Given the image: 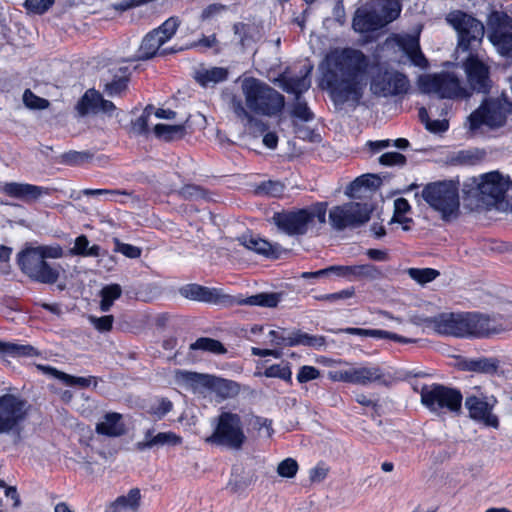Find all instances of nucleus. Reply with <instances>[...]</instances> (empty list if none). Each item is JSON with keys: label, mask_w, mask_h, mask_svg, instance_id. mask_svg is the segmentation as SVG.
Masks as SVG:
<instances>
[{"label": "nucleus", "mask_w": 512, "mask_h": 512, "mask_svg": "<svg viewBox=\"0 0 512 512\" xmlns=\"http://www.w3.org/2000/svg\"><path fill=\"white\" fill-rule=\"evenodd\" d=\"M369 58L355 48L335 49L325 57L320 69L321 86L335 104L359 105L367 85Z\"/></svg>", "instance_id": "obj_1"}, {"label": "nucleus", "mask_w": 512, "mask_h": 512, "mask_svg": "<svg viewBox=\"0 0 512 512\" xmlns=\"http://www.w3.org/2000/svg\"><path fill=\"white\" fill-rule=\"evenodd\" d=\"M447 21L457 31L458 48L469 52L462 64L469 88L476 93L488 94L492 87L490 68L476 53L484 37L483 23L461 11L450 13Z\"/></svg>", "instance_id": "obj_2"}, {"label": "nucleus", "mask_w": 512, "mask_h": 512, "mask_svg": "<svg viewBox=\"0 0 512 512\" xmlns=\"http://www.w3.org/2000/svg\"><path fill=\"white\" fill-rule=\"evenodd\" d=\"M423 323L441 335L459 338H483L495 333L488 316L480 313H441L426 317Z\"/></svg>", "instance_id": "obj_3"}, {"label": "nucleus", "mask_w": 512, "mask_h": 512, "mask_svg": "<svg viewBox=\"0 0 512 512\" xmlns=\"http://www.w3.org/2000/svg\"><path fill=\"white\" fill-rule=\"evenodd\" d=\"M64 250L59 244L26 247L17 255L21 271L31 280L42 284H55L62 270L60 264H50L46 259H59Z\"/></svg>", "instance_id": "obj_4"}, {"label": "nucleus", "mask_w": 512, "mask_h": 512, "mask_svg": "<svg viewBox=\"0 0 512 512\" xmlns=\"http://www.w3.org/2000/svg\"><path fill=\"white\" fill-rule=\"evenodd\" d=\"M247 108L255 114L276 116L285 105L284 96L259 79L245 78L241 84Z\"/></svg>", "instance_id": "obj_5"}, {"label": "nucleus", "mask_w": 512, "mask_h": 512, "mask_svg": "<svg viewBox=\"0 0 512 512\" xmlns=\"http://www.w3.org/2000/svg\"><path fill=\"white\" fill-rule=\"evenodd\" d=\"M326 213L327 203L318 202L309 208L275 212L271 222L280 232L288 236H303L313 226L315 219L320 224H324L326 222Z\"/></svg>", "instance_id": "obj_6"}, {"label": "nucleus", "mask_w": 512, "mask_h": 512, "mask_svg": "<svg viewBox=\"0 0 512 512\" xmlns=\"http://www.w3.org/2000/svg\"><path fill=\"white\" fill-rule=\"evenodd\" d=\"M421 198L441 215V219L448 222L456 219L460 214L459 188L451 180L428 183L422 191L416 192L415 197Z\"/></svg>", "instance_id": "obj_7"}, {"label": "nucleus", "mask_w": 512, "mask_h": 512, "mask_svg": "<svg viewBox=\"0 0 512 512\" xmlns=\"http://www.w3.org/2000/svg\"><path fill=\"white\" fill-rule=\"evenodd\" d=\"M511 104L498 98H487L467 118L468 133L482 135L483 127L497 129L506 123Z\"/></svg>", "instance_id": "obj_8"}, {"label": "nucleus", "mask_w": 512, "mask_h": 512, "mask_svg": "<svg viewBox=\"0 0 512 512\" xmlns=\"http://www.w3.org/2000/svg\"><path fill=\"white\" fill-rule=\"evenodd\" d=\"M246 439L241 416L230 411H223L215 420L213 433L205 441L214 446L240 450Z\"/></svg>", "instance_id": "obj_9"}, {"label": "nucleus", "mask_w": 512, "mask_h": 512, "mask_svg": "<svg viewBox=\"0 0 512 512\" xmlns=\"http://www.w3.org/2000/svg\"><path fill=\"white\" fill-rule=\"evenodd\" d=\"M420 396L421 403L436 415L461 411L463 396L458 389L434 383L422 386Z\"/></svg>", "instance_id": "obj_10"}, {"label": "nucleus", "mask_w": 512, "mask_h": 512, "mask_svg": "<svg viewBox=\"0 0 512 512\" xmlns=\"http://www.w3.org/2000/svg\"><path fill=\"white\" fill-rule=\"evenodd\" d=\"M418 86L422 93L436 94L441 99H462L470 96L459 78L449 72L422 75L418 79Z\"/></svg>", "instance_id": "obj_11"}, {"label": "nucleus", "mask_w": 512, "mask_h": 512, "mask_svg": "<svg viewBox=\"0 0 512 512\" xmlns=\"http://www.w3.org/2000/svg\"><path fill=\"white\" fill-rule=\"evenodd\" d=\"M176 380L191 386L193 389L209 388L223 399L235 397L240 392V386L237 382L209 374L178 370Z\"/></svg>", "instance_id": "obj_12"}, {"label": "nucleus", "mask_w": 512, "mask_h": 512, "mask_svg": "<svg viewBox=\"0 0 512 512\" xmlns=\"http://www.w3.org/2000/svg\"><path fill=\"white\" fill-rule=\"evenodd\" d=\"M30 405L14 394L0 396V434L19 433Z\"/></svg>", "instance_id": "obj_13"}, {"label": "nucleus", "mask_w": 512, "mask_h": 512, "mask_svg": "<svg viewBox=\"0 0 512 512\" xmlns=\"http://www.w3.org/2000/svg\"><path fill=\"white\" fill-rule=\"evenodd\" d=\"M371 212L372 207L368 203L348 202L333 207L329 211V221L337 231L357 228L369 221Z\"/></svg>", "instance_id": "obj_14"}, {"label": "nucleus", "mask_w": 512, "mask_h": 512, "mask_svg": "<svg viewBox=\"0 0 512 512\" xmlns=\"http://www.w3.org/2000/svg\"><path fill=\"white\" fill-rule=\"evenodd\" d=\"M384 370L377 364L351 366L329 372L332 381L369 386L373 383L387 384Z\"/></svg>", "instance_id": "obj_15"}, {"label": "nucleus", "mask_w": 512, "mask_h": 512, "mask_svg": "<svg viewBox=\"0 0 512 512\" xmlns=\"http://www.w3.org/2000/svg\"><path fill=\"white\" fill-rule=\"evenodd\" d=\"M410 82L406 75L398 71L379 69L370 81V91L378 97H388L406 94Z\"/></svg>", "instance_id": "obj_16"}, {"label": "nucleus", "mask_w": 512, "mask_h": 512, "mask_svg": "<svg viewBox=\"0 0 512 512\" xmlns=\"http://www.w3.org/2000/svg\"><path fill=\"white\" fill-rule=\"evenodd\" d=\"M482 200L490 205L502 201L510 186V180L498 171L481 175L479 180L474 179Z\"/></svg>", "instance_id": "obj_17"}, {"label": "nucleus", "mask_w": 512, "mask_h": 512, "mask_svg": "<svg viewBox=\"0 0 512 512\" xmlns=\"http://www.w3.org/2000/svg\"><path fill=\"white\" fill-rule=\"evenodd\" d=\"M238 241L248 250L269 259H278L285 251L278 243H270L268 240L252 233L241 235Z\"/></svg>", "instance_id": "obj_18"}, {"label": "nucleus", "mask_w": 512, "mask_h": 512, "mask_svg": "<svg viewBox=\"0 0 512 512\" xmlns=\"http://www.w3.org/2000/svg\"><path fill=\"white\" fill-rule=\"evenodd\" d=\"M51 191L50 188L18 182L5 183L2 187L3 193L26 203L34 202L43 195H50Z\"/></svg>", "instance_id": "obj_19"}, {"label": "nucleus", "mask_w": 512, "mask_h": 512, "mask_svg": "<svg viewBox=\"0 0 512 512\" xmlns=\"http://www.w3.org/2000/svg\"><path fill=\"white\" fill-rule=\"evenodd\" d=\"M465 407L472 419L482 422L486 426L498 428V417L492 414V405H490L484 398L467 396L465 399Z\"/></svg>", "instance_id": "obj_20"}, {"label": "nucleus", "mask_w": 512, "mask_h": 512, "mask_svg": "<svg viewBox=\"0 0 512 512\" xmlns=\"http://www.w3.org/2000/svg\"><path fill=\"white\" fill-rule=\"evenodd\" d=\"M182 443V438L174 432H159L154 434L153 429H148L144 434V439L136 443V449L144 451L154 447L177 446Z\"/></svg>", "instance_id": "obj_21"}, {"label": "nucleus", "mask_w": 512, "mask_h": 512, "mask_svg": "<svg viewBox=\"0 0 512 512\" xmlns=\"http://www.w3.org/2000/svg\"><path fill=\"white\" fill-rule=\"evenodd\" d=\"M352 27L356 32L367 33L374 32L383 28L379 18L370 4L360 7L356 10Z\"/></svg>", "instance_id": "obj_22"}, {"label": "nucleus", "mask_w": 512, "mask_h": 512, "mask_svg": "<svg viewBox=\"0 0 512 512\" xmlns=\"http://www.w3.org/2000/svg\"><path fill=\"white\" fill-rule=\"evenodd\" d=\"M179 292L183 297L193 301L218 303L221 299L220 290L195 283L182 286Z\"/></svg>", "instance_id": "obj_23"}, {"label": "nucleus", "mask_w": 512, "mask_h": 512, "mask_svg": "<svg viewBox=\"0 0 512 512\" xmlns=\"http://www.w3.org/2000/svg\"><path fill=\"white\" fill-rule=\"evenodd\" d=\"M463 371L495 375L500 367V361L493 357H479L475 359H463L459 362Z\"/></svg>", "instance_id": "obj_24"}, {"label": "nucleus", "mask_w": 512, "mask_h": 512, "mask_svg": "<svg viewBox=\"0 0 512 512\" xmlns=\"http://www.w3.org/2000/svg\"><path fill=\"white\" fill-rule=\"evenodd\" d=\"M369 4L383 27L396 20L401 13V5L398 0H375Z\"/></svg>", "instance_id": "obj_25"}, {"label": "nucleus", "mask_w": 512, "mask_h": 512, "mask_svg": "<svg viewBox=\"0 0 512 512\" xmlns=\"http://www.w3.org/2000/svg\"><path fill=\"white\" fill-rule=\"evenodd\" d=\"M95 431L99 435L107 437H119L125 433V425L122 422V415L116 412H109L98 422Z\"/></svg>", "instance_id": "obj_26"}, {"label": "nucleus", "mask_w": 512, "mask_h": 512, "mask_svg": "<svg viewBox=\"0 0 512 512\" xmlns=\"http://www.w3.org/2000/svg\"><path fill=\"white\" fill-rule=\"evenodd\" d=\"M334 333H345L350 335H357L361 337H372L377 339H389L395 342L399 343H411L413 342L412 339L403 337L401 335H398L393 332H389L386 330L381 329H364V328H354V327H347V328H341L338 330L333 331Z\"/></svg>", "instance_id": "obj_27"}, {"label": "nucleus", "mask_w": 512, "mask_h": 512, "mask_svg": "<svg viewBox=\"0 0 512 512\" xmlns=\"http://www.w3.org/2000/svg\"><path fill=\"white\" fill-rule=\"evenodd\" d=\"M228 76L229 71L224 67H200L194 72V79L204 88L224 82Z\"/></svg>", "instance_id": "obj_28"}, {"label": "nucleus", "mask_w": 512, "mask_h": 512, "mask_svg": "<svg viewBox=\"0 0 512 512\" xmlns=\"http://www.w3.org/2000/svg\"><path fill=\"white\" fill-rule=\"evenodd\" d=\"M230 104L233 113L245 127H248L250 129L254 128L260 133H264L268 129L267 125L262 120L255 118L245 108L240 98L233 96Z\"/></svg>", "instance_id": "obj_29"}, {"label": "nucleus", "mask_w": 512, "mask_h": 512, "mask_svg": "<svg viewBox=\"0 0 512 512\" xmlns=\"http://www.w3.org/2000/svg\"><path fill=\"white\" fill-rule=\"evenodd\" d=\"M381 269L373 264L346 265L345 279L348 281L369 280L382 278Z\"/></svg>", "instance_id": "obj_30"}, {"label": "nucleus", "mask_w": 512, "mask_h": 512, "mask_svg": "<svg viewBox=\"0 0 512 512\" xmlns=\"http://www.w3.org/2000/svg\"><path fill=\"white\" fill-rule=\"evenodd\" d=\"M488 38L494 40L497 33L507 35L512 32V17L502 11H492L487 20Z\"/></svg>", "instance_id": "obj_31"}, {"label": "nucleus", "mask_w": 512, "mask_h": 512, "mask_svg": "<svg viewBox=\"0 0 512 512\" xmlns=\"http://www.w3.org/2000/svg\"><path fill=\"white\" fill-rule=\"evenodd\" d=\"M399 46L415 66L421 68L428 66V61L420 49L419 39L417 37L411 35L402 37L399 40Z\"/></svg>", "instance_id": "obj_32"}, {"label": "nucleus", "mask_w": 512, "mask_h": 512, "mask_svg": "<svg viewBox=\"0 0 512 512\" xmlns=\"http://www.w3.org/2000/svg\"><path fill=\"white\" fill-rule=\"evenodd\" d=\"M278 81L283 91L294 94L295 97L301 96L311 86V80L308 74L301 76L281 75Z\"/></svg>", "instance_id": "obj_33"}, {"label": "nucleus", "mask_w": 512, "mask_h": 512, "mask_svg": "<svg viewBox=\"0 0 512 512\" xmlns=\"http://www.w3.org/2000/svg\"><path fill=\"white\" fill-rule=\"evenodd\" d=\"M141 494L138 488L131 489L127 495L119 496L110 507L113 512L130 510L135 512L140 506Z\"/></svg>", "instance_id": "obj_34"}, {"label": "nucleus", "mask_w": 512, "mask_h": 512, "mask_svg": "<svg viewBox=\"0 0 512 512\" xmlns=\"http://www.w3.org/2000/svg\"><path fill=\"white\" fill-rule=\"evenodd\" d=\"M164 43L165 41L160 37V35H157L154 31L149 32L142 40L138 50V59L148 60L152 58Z\"/></svg>", "instance_id": "obj_35"}, {"label": "nucleus", "mask_w": 512, "mask_h": 512, "mask_svg": "<svg viewBox=\"0 0 512 512\" xmlns=\"http://www.w3.org/2000/svg\"><path fill=\"white\" fill-rule=\"evenodd\" d=\"M46 374L52 375L53 377L61 380L67 386H79L82 388L90 386L91 382L95 379L94 377H76L66 374L62 371L57 370L51 366H38Z\"/></svg>", "instance_id": "obj_36"}, {"label": "nucleus", "mask_w": 512, "mask_h": 512, "mask_svg": "<svg viewBox=\"0 0 512 512\" xmlns=\"http://www.w3.org/2000/svg\"><path fill=\"white\" fill-rule=\"evenodd\" d=\"M99 92L95 89L87 90L77 102L75 109L80 117L89 113H98Z\"/></svg>", "instance_id": "obj_37"}, {"label": "nucleus", "mask_w": 512, "mask_h": 512, "mask_svg": "<svg viewBox=\"0 0 512 512\" xmlns=\"http://www.w3.org/2000/svg\"><path fill=\"white\" fill-rule=\"evenodd\" d=\"M288 342L290 347L303 345L314 348H321L326 344V339L324 336L320 335H310L308 333L302 332L301 330L293 331V338Z\"/></svg>", "instance_id": "obj_38"}, {"label": "nucleus", "mask_w": 512, "mask_h": 512, "mask_svg": "<svg viewBox=\"0 0 512 512\" xmlns=\"http://www.w3.org/2000/svg\"><path fill=\"white\" fill-rule=\"evenodd\" d=\"M154 134L165 141H173L181 139L186 134V127L182 124L179 125H168V124H156L154 126Z\"/></svg>", "instance_id": "obj_39"}, {"label": "nucleus", "mask_w": 512, "mask_h": 512, "mask_svg": "<svg viewBox=\"0 0 512 512\" xmlns=\"http://www.w3.org/2000/svg\"><path fill=\"white\" fill-rule=\"evenodd\" d=\"M122 288L119 284H110L104 286L100 291L101 301L100 309L103 312H108L113 305V302L120 298Z\"/></svg>", "instance_id": "obj_40"}, {"label": "nucleus", "mask_w": 512, "mask_h": 512, "mask_svg": "<svg viewBox=\"0 0 512 512\" xmlns=\"http://www.w3.org/2000/svg\"><path fill=\"white\" fill-rule=\"evenodd\" d=\"M381 185V179L379 176L374 174H366L357 177L348 187L347 194L353 196L355 192H358L361 188H372L376 189Z\"/></svg>", "instance_id": "obj_41"}, {"label": "nucleus", "mask_w": 512, "mask_h": 512, "mask_svg": "<svg viewBox=\"0 0 512 512\" xmlns=\"http://www.w3.org/2000/svg\"><path fill=\"white\" fill-rule=\"evenodd\" d=\"M190 349L207 351L218 355L225 354L227 352V349L220 341L208 337L198 338L190 345Z\"/></svg>", "instance_id": "obj_42"}, {"label": "nucleus", "mask_w": 512, "mask_h": 512, "mask_svg": "<svg viewBox=\"0 0 512 512\" xmlns=\"http://www.w3.org/2000/svg\"><path fill=\"white\" fill-rule=\"evenodd\" d=\"M0 354L10 356H34L37 354V351L31 345L0 341Z\"/></svg>", "instance_id": "obj_43"}, {"label": "nucleus", "mask_w": 512, "mask_h": 512, "mask_svg": "<svg viewBox=\"0 0 512 512\" xmlns=\"http://www.w3.org/2000/svg\"><path fill=\"white\" fill-rule=\"evenodd\" d=\"M280 298L281 294L279 293H260L246 298L244 303L251 306L272 308L278 305Z\"/></svg>", "instance_id": "obj_44"}, {"label": "nucleus", "mask_w": 512, "mask_h": 512, "mask_svg": "<svg viewBox=\"0 0 512 512\" xmlns=\"http://www.w3.org/2000/svg\"><path fill=\"white\" fill-rule=\"evenodd\" d=\"M407 274L417 283L424 285L435 280L440 272L433 268H409Z\"/></svg>", "instance_id": "obj_45"}, {"label": "nucleus", "mask_w": 512, "mask_h": 512, "mask_svg": "<svg viewBox=\"0 0 512 512\" xmlns=\"http://www.w3.org/2000/svg\"><path fill=\"white\" fill-rule=\"evenodd\" d=\"M94 157V154L90 151H68L61 155V163L71 165V166H79L84 163L91 161Z\"/></svg>", "instance_id": "obj_46"}, {"label": "nucleus", "mask_w": 512, "mask_h": 512, "mask_svg": "<svg viewBox=\"0 0 512 512\" xmlns=\"http://www.w3.org/2000/svg\"><path fill=\"white\" fill-rule=\"evenodd\" d=\"M291 116L304 122H309L314 119L313 112L302 96L295 97L294 103L292 104Z\"/></svg>", "instance_id": "obj_47"}, {"label": "nucleus", "mask_w": 512, "mask_h": 512, "mask_svg": "<svg viewBox=\"0 0 512 512\" xmlns=\"http://www.w3.org/2000/svg\"><path fill=\"white\" fill-rule=\"evenodd\" d=\"M510 33L507 35L495 34L494 40H491V43L496 47L499 54L512 59V32Z\"/></svg>", "instance_id": "obj_48"}, {"label": "nucleus", "mask_w": 512, "mask_h": 512, "mask_svg": "<svg viewBox=\"0 0 512 512\" xmlns=\"http://www.w3.org/2000/svg\"><path fill=\"white\" fill-rule=\"evenodd\" d=\"M266 377L280 378L286 382H292V372L289 364H273L265 369Z\"/></svg>", "instance_id": "obj_49"}, {"label": "nucleus", "mask_w": 512, "mask_h": 512, "mask_svg": "<svg viewBox=\"0 0 512 512\" xmlns=\"http://www.w3.org/2000/svg\"><path fill=\"white\" fill-rule=\"evenodd\" d=\"M173 408V403L167 398H160L153 402L149 408L148 413L157 419H162Z\"/></svg>", "instance_id": "obj_50"}, {"label": "nucleus", "mask_w": 512, "mask_h": 512, "mask_svg": "<svg viewBox=\"0 0 512 512\" xmlns=\"http://www.w3.org/2000/svg\"><path fill=\"white\" fill-rule=\"evenodd\" d=\"M180 21L177 17H170L161 26L153 31L160 35V37L166 42L176 33Z\"/></svg>", "instance_id": "obj_51"}, {"label": "nucleus", "mask_w": 512, "mask_h": 512, "mask_svg": "<svg viewBox=\"0 0 512 512\" xmlns=\"http://www.w3.org/2000/svg\"><path fill=\"white\" fill-rule=\"evenodd\" d=\"M411 209L409 202L405 198H397L394 201V216L392 221L398 223H408L412 219L404 217V215Z\"/></svg>", "instance_id": "obj_52"}, {"label": "nucleus", "mask_w": 512, "mask_h": 512, "mask_svg": "<svg viewBox=\"0 0 512 512\" xmlns=\"http://www.w3.org/2000/svg\"><path fill=\"white\" fill-rule=\"evenodd\" d=\"M127 83L128 79L126 77H116L104 85V92L110 97L118 96L126 90Z\"/></svg>", "instance_id": "obj_53"}, {"label": "nucleus", "mask_w": 512, "mask_h": 512, "mask_svg": "<svg viewBox=\"0 0 512 512\" xmlns=\"http://www.w3.org/2000/svg\"><path fill=\"white\" fill-rule=\"evenodd\" d=\"M113 242L115 245V247H114L115 252L121 253L130 259H137L141 256V253H142L141 248L131 245V244L123 243L118 238H114Z\"/></svg>", "instance_id": "obj_54"}, {"label": "nucleus", "mask_w": 512, "mask_h": 512, "mask_svg": "<svg viewBox=\"0 0 512 512\" xmlns=\"http://www.w3.org/2000/svg\"><path fill=\"white\" fill-rule=\"evenodd\" d=\"M379 164L382 166H399L403 167L406 165V157L399 152H386L378 158Z\"/></svg>", "instance_id": "obj_55"}, {"label": "nucleus", "mask_w": 512, "mask_h": 512, "mask_svg": "<svg viewBox=\"0 0 512 512\" xmlns=\"http://www.w3.org/2000/svg\"><path fill=\"white\" fill-rule=\"evenodd\" d=\"M85 196H107L108 200L118 201V196H129L130 193L126 190H110V189H84L82 191Z\"/></svg>", "instance_id": "obj_56"}, {"label": "nucleus", "mask_w": 512, "mask_h": 512, "mask_svg": "<svg viewBox=\"0 0 512 512\" xmlns=\"http://www.w3.org/2000/svg\"><path fill=\"white\" fill-rule=\"evenodd\" d=\"M23 102L31 109H45L49 106L48 100L38 97L29 89L24 91Z\"/></svg>", "instance_id": "obj_57"}, {"label": "nucleus", "mask_w": 512, "mask_h": 512, "mask_svg": "<svg viewBox=\"0 0 512 512\" xmlns=\"http://www.w3.org/2000/svg\"><path fill=\"white\" fill-rule=\"evenodd\" d=\"M178 193L185 200L204 199L206 197L205 190L194 184L183 186Z\"/></svg>", "instance_id": "obj_58"}, {"label": "nucleus", "mask_w": 512, "mask_h": 512, "mask_svg": "<svg viewBox=\"0 0 512 512\" xmlns=\"http://www.w3.org/2000/svg\"><path fill=\"white\" fill-rule=\"evenodd\" d=\"M298 471V463L292 458L281 461L277 467V472L281 477L292 478Z\"/></svg>", "instance_id": "obj_59"}, {"label": "nucleus", "mask_w": 512, "mask_h": 512, "mask_svg": "<svg viewBox=\"0 0 512 512\" xmlns=\"http://www.w3.org/2000/svg\"><path fill=\"white\" fill-rule=\"evenodd\" d=\"M355 294L354 288L344 289L335 293L323 294L319 296H314L315 300L318 301H327V302H337L340 300H345L353 297Z\"/></svg>", "instance_id": "obj_60"}, {"label": "nucleus", "mask_w": 512, "mask_h": 512, "mask_svg": "<svg viewBox=\"0 0 512 512\" xmlns=\"http://www.w3.org/2000/svg\"><path fill=\"white\" fill-rule=\"evenodd\" d=\"M53 4L54 0H25L24 6L30 12L41 15Z\"/></svg>", "instance_id": "obj_61"}, {"label": "nucleus", "mask_w": 512, "mask_h": 512, "mask_svg": "<svg viewBox=\"0 0 512 512\" xmlns=\"http://www.w3.org/2000/svg\"><path fill=\"white\" fill-rule=\"evenodd\" d=\"M320 377V371L314 366L304 365L299 369L297 381L299 383H307Z\"/></svg>", "instance_id": "obj_62"}, {"label": "nucleus", "mask_w": 512, "mask_h": 512, "mask_svg": "<svg viewBox=\"0 0 512 512\" xmlns=\"http://www.w3.org/2000/svg\"><path fill=\"white\" fill-rule=\"evenodd\" d=\"M89 321L99 332H108L112 329L114 317L112 315L102 317L90 316Z\"/></svg>", "instance_id": "obj_63"}, {"label": "nucleus", "mask_w": 512, "mask_h": 512, "mask_svg": "<svg viewBox=\"0 0 512 512\" xmlns=\"http://www.w3.org/2000/svg\"><path fill=\"white\" fill-rule=\"evenodd\" d=\"M259 190L270 196H279L284 191V186L277 181H267L259 186Z\"/></svg>", "instance_id": "obj_64"}]
</instances>
